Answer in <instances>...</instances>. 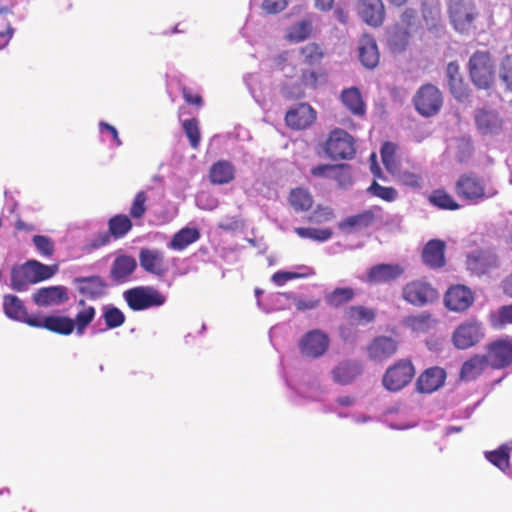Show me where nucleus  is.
<instances>
[{
    "instance_id": "1",
    "label": "nucleus",
    "mask_w": 512,
    "mask_h": 512,
    "mask_svg": "<svg viewBox=\"0 0 512 512\" xmlns=\"http://www.w3.org/2000/svg\"><path fill=\"white\" fill-rule=\"evenodd\" d=\"M469 80L481 91L494 89L497 78V67L493 54L489 50L474 51L466 65Z\"/></svg>"
},
{
    "instance_id": "2",
    "label": "nucleus",
    "mask_w": 512,
    "mask_h": 512,
    "mask_svg": "<svg viewBox=\"0 0 512 512\" xmlns=\"http://www.w3.org/2000/svg\"><path fill=\"white\" fill-rule=\"evenodd\" d=\"M448 16L452 28L461 35L475 34L483 24V17L475 0H451Z\"/></svg>"
},
{
    "instance_id": "3",
    "label": "nucleus",
    "mask_w": 512,
    "mask_h": 512,
    "mask_svg": "<svg viewBox=\"0 0 512 512\" xmlns=\"http://www.w3.org/2000/svg\"><path fill=\"white\" fill-rule=\"evenodd\" d=\"M58 272V265H46L37 260H29L23 265L12 268L11 288L22 292L29 285L48 280Z\"/></svg>"
},
{
    "instance_id": "4",
    "label": "nucleus",
    "mask_w": 512,
    "mask_h": 512,
    "mask_svg": "<svg viewBox=\"0 0 512 512\" xmlns=\"http://www.w3.org/2000/svg\"><path fill=\"white\" fill-rule=\"evenodd\" d=\"M458 198L469 204H478L497 195V190L487 187L483 177L475 172L462 173L454 184Z\"/></svg>"
},
{
    "instance_id": "5",
    "label": "nucleus",
    "mask_w": 512,
    "mask_h": 512,
    "mask_svg": "<svg viewBox=\"0 0 512 512\" xmlns=\"http://www.w3.org/2000/svg\"><path fill=\"white\" fill-rule=\"evenodd\" d=\"M415 373V366L410 359H399L384 372L382 386L389 392H399L412 382Z\"/></svg>"
},
{
    "instance_id": "6",
    "label": "nucleus",
    "mask_w": 512,
    "mask_h": 512,
    "mask_svg": "<svg viewBox=\"0 0 512 512\" xmlns=\"http://www.w3.org/2000/svg\"><path fill=\"white\" fill-rule=\"evenodd\" d=\"M123 298L128 307L133 311L159 307L166 302V297L151 286H137L128 289L124 291Z\"/></svg>"
},
{
    "instance_id": "7",
    "label": "nucleus",
    "mask_w": 512,
    "mask_h": 512,
    "mask_svg": "<svg viewBox=\"0 0 512 512\" xmlns=\"http://www.w3.org/2000/svg\"><path fill=\"white\" fill-rule=\"evenodd\" d=\"M133 228L132 218L126 214H116L108 220V231L99 232L89 242L91 250L108 245L112 239L124 238Z\"/></svg>"
},
{
    "instance_id": "8",
    "label": "nucleus",
    "mask_w": 512,
    "mask_h": 512,
    "mask_svg": "<svg viewBox=\"0 0 512 512\" xmlns=\"http://www.w3.org/2000/svg\"><path fill=\"white\" fill-rule=\"evenodd\" d=\"M324 151L333 160L352 159L356 153L354 138L347 131L335 128L326 139Z\"/></svg>"
},
{
    "instance_id": "9",
    "label": "nucleus",
    "mask_w": 512,
    "mask_h": 512,
    "mask_svg": "<svg viewBox=\"0 0 512 512\" xmlns=\"http://www.w3.org/2000/svg\"><path fill=\"white\" fill-rule=\"evenodd\" d=\"M402 298L413 306L423 307L436 302L439 293L429 282L416 279L403 286Z\"/></svg>"
},
{
    "instance_id": "10",
    "label": "nucleus",
    "mask_w": 512,
    "mask_h": 512,
    "mask_svg": "<svg viewBox=\"0 0 512 512\" xmlns=\"http://www.w3.org/2000/svg\"><path fill=\"white\" fill-rule=\"evenodd\" d=\"M416 111L424 116L431 117L439 113L443 105V95L433 84L422 85L413 97Z\"/></svg>"
},
{
    "instance_id": "11",
    "label": "nucleus",
    "mask_w": 512,
    "mask_h": 512,
    "mask_svg": "<svg viewBox=\"0 0 512 512\" xmlns=\"http://www.w3.org/2000/svg\"><path fill=\"white\" fill-rule=\"evenodd\" d=\"M484 336L482 322L472 317L456 327L452 334V343L456 348L465 350L478 344Z\"/></svg>"
},
{
    "instance_id": "12",
    "label": "nucleus",
    "mask_w": 512,
    "mask_h": 512,
    "mask_svg": "<svg viewBox=\"0 0 512 512\" xmlns=\"http://www.w3.org/2000/svg\"><path fill=\"white\" fill-rule=\"evenodd\" d=\"M485 358L491 369L502 370L512 365V337L497 338L486 345Z\"/></svg>"
},
{
    "instance_id": "13",
    "label": "nucleus",
    "mask_w": 512,
    "mask_h": 512,
    "mask_svg": "<svg viewBox=\"0 0 512 512\" xmlns=\"http://www.w3.org/2000/svg\"><path fill=\"white\" fill-rule=\"evenodd\" d=\"M330 346L329 336L320 329H313L305 333L299 343L300 354L305 358L316 359L323 356Z\"/></svg>"
},
{
    "instance_id": "14",
    "label": "nucleus",
    "mask_w": 512,
    "mask_h": 512,
    "mask_svg": "<svg viewBox=\"0 0 512 512\" xmlns=\"http://www.w3.org/2000/svg\"><path fill=\"white\" fill-rule=\"evenodd\" d=\"M399 348V342L390 336H376L367 346L368 358L374 362H384L393 357Z\"/></svg>"
},
{
    "instance_id": "15",
    "label": "nucleus",
    "mask_w": 512,
    "mask_h": 512,
    "mask_svg": "<svg viewBox=\"0 0 512 512\" xmlns=\"http://www.w3.org/2000/svg\"><path fill=\"white\" fill-rule=\"evenodd\" d=\"M474 303L473 292L464 285L450 287L444 296V304L448 310L454 312H465Z\"/></svg>"
},
{
    "instance_id": "16",
    "label": "nucleus",
    "mask_w": 512,
    "mask_h": 512,
    "mask_svg": "<svg viewBox=\"0 0 512 512\" xmlns=\"http://www.w3.org/2000/svg\"><path fill=\"white\" fill-rule=\"evenodd\" d=\"M404 268L400 264L381 263L370 267L365 282L371 285L387 284L400 278Z\"/></svg>"
},
{
    "instance_id": "17",
    "label": "nucleus",
    "mask_w": 512,
    "mask_h": 512,
    "mask_svg": "<svg viewBox=\"0 0 512 512\" xmlns=\"http://www.w3.org/2000/svg\"><path fill=\"white\" fill-rule=\"evenodd\" d=\"M357 12L367 25L374 28L382 26L386 17L382 0H358Z\"/></svg>"
},
{
    "instance_id": "18",
    "label": "nucleus",
    "mask_w": 512,
    "mask_h": 512,
    "mask_svg": "<svg viewBox=\"0 0 512 512\" xmlns=\"http://www.w3.org/2000/svg\"><path fill=\"white\" fill-rule=\"evenodd\" d=\"M446 76L451 95L458 101L468 99L471 90L460 72V66L457 61H452L447 64Z\"/></svg>"
},
{
    "instance_id": "19",
    "label": "nucleus",
    "mask_w": 512,
    "mask_h": 512,
    "mask_svg": "<svg viewBox=\"0 0 512 512\" xmlns=\"http://www.w3.org/2000/svg\"><path fill=\"white\" fill-rule=\"evenodd\" d=\"M316 119L315 110L307 103H299L289 109L285 115L287 126L294 130H302L310 126Z\"/></svg>"
},
{
    "instance_id": "20",
    "label": "nucleus",
    "mask_w": 512,
    "mask_h": 512,
    "mask_svg": "<svg viewBox=\"0 0 512 512\" xmlns=\"http://www.w3.org/2000/svg\"><path fill=\"white\" fill-rule=\"evenodd\" d=\"M474 120L477 130L482 135L499 134L503 127V121L499 113L492 109H478L475 112Z\"/></svg>"
},
{
    "instance_id": "21",
    "label": "nucleus",
    "mask_w": 512,
    "mask_h": 512,
    "mask_svg": "<svg viewBox=\"0 0 512 512\" xmlns=\"http://www.w3.org/2000/svg\"><path fill=\"white\" fill-rule=\"evenodd\" d=\"M446 380V372L440 367H431L423 371L416 380V390L430 394L442 387Z\"/></svg>"
},
{
    "instance_id": "22",
    "label": "nucleus",
    "mask_w": 512,
    "mask_h": 512,
    "mask_svg": "<svg viewBox=\"0 0 512 512\" xmlns=\"http://www.w3.org/2000/svg\"><path fill=\"white\" fill-rule=\"evenodd\" d=\"M446 244L440 239H431L423 247L421 258L423 263L431 269H440L446 265Z\"/></svg>"
},
{
    "instance_id": "23",
    "label": "nucleus",
    "mask_w": 512,
    "mask_h": 512,
    "mask_svg": "<svg viewBox=\"0 0 512 512\" xmlns=\"http://www.w3.org/2000/svg\"><path fill=\"white\" fill-rule=\"evenodd\" d=\"M363 373V365L360 361L346 359L339 362L332 369V378L334 382L340 385L351 384Z\"/></svg>"
},
{
    "instance_id": "24",
    "label": "nucleus",
    "mask_w": 512,
    "mask_h": 512,
    "mask_svg": "<svg viewBox=\"0 0 512 512\" xmlns=\"http://www.w3.org/2000/svg\"><path fill=\"white\" fill-rule=\"evenodd\" d=\"M137 267L134 257L129 255L117 256L111 264L109 277L116 284H123L129 281Z\"/></svg>"
},
{
    "instance_id": "25",
    "label": "nucleus",
    "mask_w": 512,
    "mask_h": 512,
    "mask_svg": "<svg viewBox=\"0 0 512 512\" xmlns=\"http://www.w3.org/2000/svg\"><path fill=\"white\" fill-rule=\"evenodd\" d=\"M140 266L148 273L163 276L168 268L164 253L158 249L142 248L139 253Z\"/></svg>"
},
{
    "instance_id": "26",
    "label": "nucleus",
    "mask_w": 512,
    "mask_h": 512,
    "mask_svg": "<svg viewBox=\"0 0 512 512\" xmlns=\"http://www.w3.org/2000/svg\"><path fill=\"white\" fill-rule=\"evenodd\" d=\"M38 306L60 305L69 300L68 289L65 286H49L38 289L32 297Z\"/></svg>"
},
{
    "instance_id": "27",
    "label": "nucleus",
    "mask_w": 512,
    "mask_h": 512,
    "mask_svg": "<svg viewBox=\"0 0 512 512\" xmlns=\"http://www.w3.org/2000/svg\"><path fill=\"white\" fill-rule=\"evenodd\" d=\"M74 283L78 284L80 294L87 296L91 300H97L106 294L108 284L105 279L99 275L88 277H77Z\"/></svg>"
},
{
    "instance_id": "28",
    "label": "nucleus",
    "mask_w": 512,
    "mask_h": 512,
    "mask_svg": "<svg viewBox=\"0 0 512 512\" xmlns=\"http://www.w3.org/2000/svg\"><path fill=\"white\" fill-rule=\"evenodd\" d=\"M359 59L369 69L375 68L380 59L378 46L373 36L364 34L359 41Z\"/></svg>"
},
{
    "instance_id": "29",
    "label": "nucleus",
    "mask_w": 512,
    "mask_h": 512,
    "mask_svg": "<svg viewBox=\"0 0 512 512\" xmlns=\"http://www.w3.org/2000/svg\"><path fill=\"white\" fill-rule=\"evenodd\" d=\"M488 367L484 354H474L462 364L459 377L463 381L476 380Z\"/></svg>"
},
{
    "instance_id": "30",
    "label": "nucleus",
    "mask_w": 512,
    "mask_h": 512,
    "mask_svg": "<svg viewBox=\"0 0 512 512\" xmlns=\"http://www.w3.org/2000/svg\"><path fill=\"white\" fill-rule=\"evenodd\" d=\"M340 99L352 115L363 117L366 114V104L357 87H350L342 90Z\"/></svg>"
},
{
    "instance_id": "31",
    "label": "nucleus",
    "mask_w": 512,
    "mask_h": 512,
    "mask_svg": "<svg viewBox=\"0 0 512 512\" xmlns=\"http://www.w3.org/2000/svg\"><path fill=\"white\" fill-rule=\"evenodd\" d=\"M235 178V167L227 160L215 162L209 170V180L212 184L224 185Z\"/></svg>"
},
{
    "instance_id": "32",
    "label": "nucleus",
    "mask_w": 512,
    "mask_h": 512,
    "mask_svg": "<svg viewBox=\"0 0 512 512\" xmlns=\"http://www.w3.org/2000/svg\"><path fill=\"white\" fill-rule=\"evenodd\" d=\"M77 306L79 310L73 320L75 323L76 333L77 335L81 336L95 319L96 309L94 306L87 304L84 299H80L77 302Z\"/></svg>"
},
{
    "instance_id": "33",
    "label": "nucleus",
    "mask_w": 512,
    "mask_h": 512,
    "mask_svg": "<svg viewBox=\"0 0 512 512\" xmlns=\"http://www.w3.org/2000/svg\"><path fill=\"white\" fill-rule=\"evenodd\" d=\"M44 329L67 336L73 333L75 323L74 320L68 316L49 315L44 317Z\"/></svg>"
},
{
    "instance_id": "34",
    "label": "nucleus",
    "mask_w": 512,
    "mask_h": 512,
    "mask_svg": "<svg viewBox=\"0 0 512 512\" xmlns=\"http://www.w3.org/2000/svg\"><path fill=\"white\" fill-rule=\"evenodd\" d=\"M327 82V72L321 67L303 69L300 84L305 89L316 90Z\"/></svg>"
},
{
    "instance_id": "35",
    "label": "nucleus",
    "mask_w": 512,
    "mask_h": 512,
    "mask_svg": "<svg viewBox=\"0 0 512 512\" xmlns=\"http://www.w3.org/2000/svg\"><path fill=\"white\" fill-rule=\"evenodd\" d=\"M344 317L351 325L368 324L375 320L376 313L365 306H350L344 311Z\"/></svg>"
},
{
    "instance_id": "36",
    "label": "nucleus",
    "mask_w": 512,
    "mask_h": 512,
    "mask_svg": "<svg viewBox=\"0 0 512 512\" xmlns=\"http://www.w3.org/2000/svg\"><path fill=\"white\" fill-rule=\"evenodd\" d=\"M299 54L301 56V63L308 68L318 67L325 56L321 45L315 42L302 46L299 49Z\"/></svg>"
},
{
    "instance_id": "37",
    "label": "nucleus",
    "mask_w": 512,
    "mask_h": 512,
    "mask_svg": "<svg viewBox=\"0 0 512 512\" xmlns=\"http://www.w3.org/2000/svg\"><path fill=\"white\" fill-rule=\"evenodd\" d=\"M429 203L441 210L455 211L461 208V205L445 189H434L428 196Z\"/></svg>"
},
{
    "instance_id": "38",
    "label": "nucleus",
    "mask_w": 512,
    "mask_h": 512,
    "mask_svg": "<svg viewBox=\"0 0 512 512\" xmlns=\"http://www.w3.org/2000/svg\"><path fill=\"white\" fill-rule=\"evenodd\" d=\"M199 238L200 232L197 228L185 227L174 234L168 246L173 250L182 251Z\"/></svg>"
},
{
    "instance_id": "39",
    "label": "nucleus",
    "mask_w": 512,
    "mask_h": 512,
    "mask_svg": "<svg viewBox=\"0 0 512 512\" xmlns=\"http://www.w3.org/2000/svg\"><path fill=\"white\" fill-rule=\"evenodd\" d=\"M375 221V214L372 210H365L359 214L352 215L339 223L340 230L364 229L371 226Z\"/></svg>"
},
{
    "instance_id": "40",
    "label": "nucleus",
    "mask_w": 512,
    "mask_h": 512,
    "mask_svg": "<svg viewBox=\"0 0 512 512\" xmlns=\"http://www.w3.org/2000/svg\"><path fill=\"white\" fill-rule=\"evenodd\" d=\"M400 185L413 190H420L423 187V177L418 171L397 168L396 172L391 174Z\"/></svg>"
},
{
    "instance_id": "41",
    "label": "nucleus",
    "mask_w": 512,
    "mask_h": 512,
    "mask_svg": "<svg viewBox=\"0 0 512 512\" xmlns=\"http://www.w3.org/2000/svg\"><path fill=\"white\" fill-rule=\"evenodd\" d=\"M3 310L7 317L17 321L25 317L26 308L23 301L12 294L4 295Z\"/></svg>"
},
{
    "instance_id": "42",
    "label": "nucleus",
    "mask_w": 512,
    "mask_h": 512,
    "mask_svg": "<svg viewBox=\"0 0 512 512\" xmlns=\"http://www.w3.org/2000/svg\"><path fill=\"white\" fill-rule=\"evenodd\" d=\"M405 322L407 327L412 331L424 333L432 330L435 327L437 320L432 316V314L423 312L418 315L409 316Z\"/></svg>"
},
{
    "instance_id": "43",
    "label": "nucleus",
    "mask_w": 512,
    "mask_h": 512,
    "mask_svg": "<svg viewBox=\"0 0 512 512\" xmlns=\"http://www.w3.org/2000/svg\"><path fill=\"white\" fill-rule=\"evenodd\" d=\"M289 203L295 211H308L313 205V197L307 189L299 187L290 191Z\"/></svg>"
},
{
    "instance_id": "44",
    "label": "nucleus",
    "mask_w": 512,
    "mask_h": 512,
    "mask_svg": "<svg viewBox=\"0 0 512 512\" xmlns=\"http://www.w3.org/2000/svg\"><path fill=\"white\" fill-rule=\"evenodd\" d=\"M415 34L405 28L395 25L393 32L389 37L391 48L396 52H403L406 50L410 43V39Z\"/></svg>"
},
{
    "instance_id": "45",
    "label": "nucleus",
    "mask_w": 512,
    "mask_h": 512,
    "mask_svg": "<svg viewBox=\"0 0 512 512\" xmlns=\"http://www.w3.org/2000/svg\"><path fill=\"white\" fill-rule=\"evenodd\" d=\"M312 33V22L309 19H303L288 28L286 37L292 42H302L309 38Z\"/></svg>"
},
{
    "instance_id": "46",
    "label": "nucleus",
    "mask_w": 512,
    "mask_h": 512,
    "mask_svg": "<svg viewBox=\"0 0 512 512\" xmlns=\"http://www.w3.org/2000/svg\"><path fill=\"white\" fill-rule=\"evenodd\" d=\"M510 451L507 445H502L497 450L486 452L485 457L501 471H506L510 467Z\"/></svg>"
},
{
    "instance_id": "47",
    "label": "nucleus",
    "mask_w": 512,
    "mask_h": 512,
    "mask_svg": "<svg viewBox=\"0 0 512 512\" xmlns=\"http://www.w3.org/2000/svg\"><path fill=\"white\" fill-rule=\"evenodd\" d=\"M300 271L292 272V271H277L272 275V282L277 286H283L286 282L294 279L300 278H308L314 275V271L312 268L307 266H302L299 268Z\"/></svg>"
},
{
    "instance_id": "48",
    "label": "nucleus",
    "mask_w": 512,
    "mask_h": 512,
    "mask_svg": "<svg viewBox=\"0 0 512 512\" xmlns=\"http://www.w3.org/2000/svg\"><path fill=\"white\" fill-rule=\"evenodd\" d=\"M397 145L392 142H384L381 147V158L383 165L385 166L386 170L392 174L393 172H396L397 168L400 167L399 162L397 160Z\"/></svg>"
},
{
    "instance_id": "49",
    "label": "nucleus",
    "mask_w": 512,
    "mask_h": 512,
    "mask_svg": "<svg viewBox=\"0 0 512 512\" xmlns=\"http://www.w3.org/2000/svg\"><path fill=\"white\" fill-rule=\"evenodd\" d=\"M355 296V292L350 287L336 288L330 292L326 297V303L334 308H338L350 302Z\"/></svg>"
},
{
    "instance_id": "50",
    "label": "nucleus",
    "mask_w": 512,
    "mask_h": 512,
    "mask_svg": "<svg viewBox=\"0 0 512 512\" xmlns=\"http://www.w3.org/2000/svg\"><path fill=\"white\" fill-rule=\"evenodd\" d=\"M497 76L500 80L501 85L504 87V91L512 93V56H504L499 64L497 70Z\"/></svg>"
},
{
    "instance_id": "51",
    "label": "nucleus",
    "mask_w": 512,
    "mask_h": 512,
    "mask_svg": "<svg viewBox=\"0 0 512 512\" xmlns=\"http://www.w3.org/2000/svg\"><path fill=\"white\" fill-rule=\"evenodd\" d=\"M148 195L144 190L138 191L134 196L129 215L134 220L142 219L147 212Z\"/></svg>"
},
{
    "instance_id": "52",
    "label": "nucleus",
    "mask_w": 512,
    "mask_h": 512,
    "mask_svg": "<svg viewBox=\"0 0 512 512\" xmlns=\"http://www.w3.org/2000/svg\"><path fill=\"white\" fill-rule=\"evenodd\" d=\"M397 25L417 34L421 29L417 11L413 8L404 9L400 14L399 23Z\"/></svg>"
},
{
    "instance_id": "53",
    "label": "nucleus",
    "mask_w": 512,
    "mask_h": 512,
    "mask_svg": "<svg viewBox=\"0 0 512 512\" xmlns=\"http://www.w3.org/2000/svg\"><path fill=\"white\" fill-rule=\"evenodd\" d=\"M294 231L300 238L311 239L313 241H318V242L327 241L333 235V232L330 228L316 229V228L297 227V228H295Z\"/></svg>"
},
{
    "instance_id": "54",
    "label": "nucleus",
    "mask_w": 512,
    "mask_h": 512,
    "mask_svg": "<svg viewBox=\"0 0 512 512\" xmlns=\"http://www.w3.org/2000/svg\"><path fill=\"white\" fill-rule=\"evenodd\" d=\"M183 130L187 136L190 146L198 149L201 142V133L199 129V121L196 118L184 120L182 123Z\"/></svg>"
},
{
    "instance_id": "55",
    "label": "nucleus",
    "mask_w": 512,
    "mask_h": 512,
    "mask_svg": "<svg viewBox=\"0 0 512 512\" xmlns=\"http://www.w3.org/2000/svg\"><path fill=\"white\" fill-rule=\"evenodd\" d=\"M367 192L386 202H393L398 198V192L394 187L382 186L376 180H373L371 185L367 188Z\"/></svg>"
},
{
    "instance_id": "56",
    "label": "nucleus",
    "mask_w": 512,
    "mask_h": 512,
    "mask_svg": "<svg viewBox=\"0 0 512 512\" xmlns=\"http://www.w3.org/2000/svg\"><path fill=\"white\" fill-rule=\"evenodd\" d=\"M103 319L108 329H115L124 324L126 317L119 308L108 306L103 312Z\"/></svg>"
},
{
    "instance_id": "57",
    "label": "nucleus",
    "mask_w": 512,
    "mask_h": 512,
    "mask_svg": "<svg viewBox=\"0 0 512 512\" xmlns=\"http://www.w3.org/2000/svg\"><path fill=\"white\" fill-rule=\"evenodd\" d=\"M331 178L337 182L339 187L348 188L353 182L350 166L347 164H334Z\"/></svg>"
},
{
    "instance_id": "58",
    "label": "nucleus",
    "mask_w": 512,
    "mask_h": 512,
    "mask_svg": "<svg viewBox=\"0 0 512 512\" xmlns=\"http://www.w3.org/2000/svg\"><path fill=\"white\" fill-rule=\"evenodd\" d=\"M490 321L494 328H502L512 324V304L501 306L497 313L491 316Z\"/></svg>"
},
{
    "instance_id": "59",
    "label": "nucleus",
    "mask_w": 512,
    "mask_h": 512,
    "mask_svg": "<svg viewBox=\"0 0 512 512\" xmlns=\"http://www.w3.org/2000/svg\"><path fill=\"white\" fill-rule=\"evenodd\" d=\"M423 19L429 29H434L441 21V9L439 5H423Z\"/></svg>"
},
{
    "instance_id": "60",
    "label": "nucleus",
    "mask_w": 512,
    "mask_h": 512,
    "mask_svg": "<svg viewBox=\"0 0 512 512\" xmlns=\"http://www.w3.org/2000/svg\"><path fill=\"white\" fill-rule=\"evenodd\" d=\"M37 251L44 257H51L55 251L53 240L45 235H35L32 238Z\"/></svg>"
},
{
    "instance_id": "61",
    "label": "nucleus",
    "mask_w": 512,
    "mask_h": 512,
    "mask_svg": "<svg viewBox=\"0 0 512 512\" xmlns=\"http://www.w3.org/2000/svg\"><path fill=\"white\" fill-rule=\"evenodd\" d=\"M334 218L333 209L318 206L308 217L307 221L313 224H322Z\"/></svg>"
},
{
    "instance_id": "62",
    "label": "nucleus",
    "mask_w": 512,
    "mask_h": 512,
    "mask_svg": "<svg viewBox=\"0 0 512 512\" xmlns=\"http://www.w3.org/2000/svg\"><path fill=\"white\" fill-rule=\"evenodd\" d=\"M2 22L3 30H0V49L5 48L9 44L15 33V29L6 17L2 18Z\"/></svg>"
},
{
    "instance_id": "63",
    "label": "nucleus",
    "mask_w": 512,
    "mask_h": 512,
    "mask_svg": "<svg viewBox=\"0 0 512 512\" xmlns=\"http://www.w3.org/2000/svg\"><path fill=\"white\" fill-rule=\"evenodd\" d=\"M289 0H264L262 8L269 14H276L284 10Z\"/></svg>"
},
{
    "instance_id": "64",
    "label": "nucleus",
    "mask_w": 512,
    "mask_h": 512,
    "mask_svg": "<svg viewBox=\"0 0 512 512\" xmlns=\"http://www.w3.org/2000/svg\"><path fill=\"white\" fill-rule=\"evenodd\" d=\"M334 164H320L311 168V175L317 178H331Z\"/></svg>"
}]
</instances>
